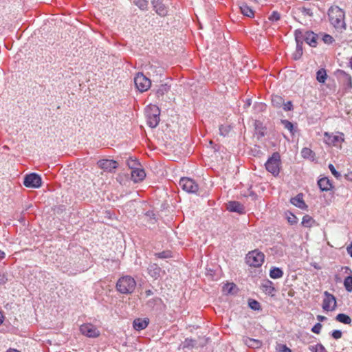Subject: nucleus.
<instances>
[{
  "label": "nucleus",
  "mask_w": 352,
  "mask_h": 352,
  "mask_svg": "<svg viewBox=\"0 0 352 352\" xmlns=\"http://www.w3.org/2000/svg\"><path fill=\"white\" fill-rule=\"evenodd\" d=\"M344 141V135L341 132L336 133L324 132V142L329 146L341 147L342 143Z\"/></svg>",
  "instance_id": "5"
},
{
  "label": "nucleus",
  "mask_w": 352,
  "mask_h": 352,
  "mask_svg": "<svg viewBox=\"0 0 352 352\" xmlns=\"http://www.w3.org/2000/svg\"><path fill=\"white\" fill-rule=\"evenodd\" d=\"M133 3L141 10H146L148 8V1L146 0H133Z\"/></svg>",
  "instance_id": "33"
},
{
  "label": "nucleus",
  "mask_w": 352,
  "mask_h": 352,
  "mask_svg": "<svg viewBox=\"0 0 352 352\" xmlns=\"http://www.w3.org/2000/svg\"><path fill=\"white\" fill-rule=\"evenodd\" d=\"M351 180H352V175L351 176V178H350Z\"/></svg>",
  "instance_id": "62"
},
{
  "label": "nucleus",
  "mask_w": 352,
  "mask_h": 352,
  "mask_svg": "<svg viewBox=\"0 0 352 352\" xmlns=\"http://www.w3.org/2000/svg\"><path fill=\"white\" fill-rule=\"evenodd\" d=\"M4 320V316L2 314V312L0 311V325L3 323Z\"/></svg>",
  "instance_id": "53"
},
{
  "label": "nucleus",
  "mask_w": 352,
  "mask_h": 352,
  "mask_svg": "<svg viewBox=\"0 0 352 352\" xmlns=\"http://www.w3.org/2000/svg\"><path fill=\"white\" fill-rule=\"evenodd\" d=\"M280 156L276 152L266 162L265 168L273 175L277 176L280 173Z\"/></svg>",
  "instance_id": "4"
},
{
  "label": "nucleus",
  "mask_w": 352,
  "mask_h": 352,
  "mask_svg": "<svg viewBox=\"0 0 352 352\" xmlns=\"http://www.w3.org/2000/svg\"><path fill=\"white\" fill-rule=\"evenodd\" d=\"M344 285L346 291L352 292V276H347L344 279Z\"/></svg>",
  "instance_id": "37"
},
{
  "label": "nucleus",
  "mask_w": 352,
  "mask_h": 352,
  "mask_svg": "<svg viewBox=\"0 0 352 352\" xmlns=\"http://www.w3.org/2000/svg\"><path fill=\"white\" fill-rule=\"evenodd\" d=\"M301 155L304 158L313 159L314 157V153L309 148H303L301 151Z\"/></svg>",
  "instance_id": "32"
},
{
  "label": "nucleus",
  "mask_w": 352,
  "mask_h": 352,
  "mask_svg": "<svg viewBox=\"0 0 352 352\" xmlns=\"http://www.w3.org/2000/svg\"><path fill=\"white\" fill-rule=\"evenodd\" d=\"M290 201L294 206L300 209L304 210L307 208V206L303 200V195L301 193L298 194L295 197L292 198Z\"/></svg>",
  "instance_id": "21"
},
{
  "label": "nucleus",
  "mask_w": 352,
  "mask_h": 352,
  "mask_svg": "<svg viewBox=\"0 0 352 352\" xmlns=\"http://www.w3.org/2000/svg\"><path fill=\"white\" fill-rule=\"evenodd\" d=\"M239 8H240V10H241V13L244 16L250 17V18H252V17L254 16V12L247 4L242 3L240 6Z\"/></svg>",
  "instance_id": "25"
},
{
  "label": "nucleus",
  "mask_w": 352,
  "mask_h": 352,
  "mask_svg": "<svg viewBox=\"0 0 352 352\" xmlns=\"http://www.w3.org/2000/svg\"><path fill=\"white\" fill-rule=\"evenodd\" d=\"M322 329V324L320 323H316L311 329V331L318 334L320 333Z\"/></svg>",
  "instance_id": "47"
},
{
  "label": "nucleus",
  "mask_w": 352,
  "mask_h": 352,
  "mask_svg": "<svg viewBox=\"0 0 352 352\" xmlns=\"http://www.w3.org/2000/svg\"><path fill=\"white\" fill-rule=\"evenodd\" d=\"M249 306L253 310H259L261 308L260 303L255 300H252L250 301Z\"/></svg>",
  "instance_id": "40"
},
{
  "label": "nucleus",
  "mask_w": 352,
  "mask_h": 352,
  "mask_svg": "<svg viewBox=\"0 0 352 352\" xmlns=\"http://www.w3.org/2000/svg\"><path fill=\"white\" fill-rule=\"evenodd\" d=\"M283 98L279 96H272V103L274 107L279 108L283 106Z\"/></svg>",
  "instance_id": "31"
},
{
  "label": "nucleus",
  "mask_w": 352,
  "mask_h": 352,
  "mask_svg": "<svg viewBox=\"0 0 352 352\" xmlns=\"http://www.w3.org/2000/svg\"><path fill=\"white\" fill-rule=\"evenodd\" d=\"M349 63H350L351 67L352 69V58L350 59Z\"/></svg>",
  "instance_id": "60"
},
{
  "label": "nucleus",
  "mask_w": 352,
  "mask_h": 352,
  "mask_svg": "<svg viewBox=\"0 0 352 352\" xmlns=\"http://www.w3.org/2000/svg\"><path fill=\"white\" fill-rule=\"evenodd\" d=\"M336 300L335 296L327 291L324 292V298L322 301V309L324 311H330L336 309Z\"/></svg>",
  "instance_id": "12"
},
{
  "label": "nucleus",
  "mask_w": 352,
  "mask_h": 352,
  "mask_svg": "<svg viewBox=\"0 0 352 352\" xmlns=\"http://www.w3.org/2000/svg\"><path fill=\"white\" fill-rule=\"evenodd\" d=\"M287 221H288L291 225L296 224V223H297V222H298V218H297L294 214H293L292 213H290V214L287 217Z\"/></svg>",
  "instance_id": "41"
},
{
  "label": "nucleus",
  "mask_w": 352,
  "mask_h": 352,
  "mask_svg": "<svg viewBox=\"0 0 352 352\" xmlns=\"http://www.w3.org/2000/svg\"><path fill=\"white\" fill-rule=\"evenodd\" d=\"M243 342L248 347L252 348V349H258L262 346L261 341H260L258 340L250 338L248 337H245L243 338Z\"/></svg>",
  "instance_id": "24"
},
{
  "label": "nucleus",
  "mask_w": 352,
  "mask_h": 352,
  "mask_svg": "<svg viewBox=\"0 0 352 352\" xmlns=\"http://www.w3.org/2000/svg\"><path fill=\"white\" fill-rule=\"evenodd\" d=\"M327 78V72L324 68L319 69L316 72V80L320 83H324Z\"/></svg>",
  "instance_id": "29"
},
{
  "label": "nucleus",
  "mask_w": 352,
  "mask_h": 352,
  "mask_svg": "<svg viewBox=\"0 0 352 352\" xmlns=\"http://www.w3.org/2000/svg\"><path fill=\"white\" fill-rule=\"evenodd\" d=\"M263 292L269 296H274L276 289L274 287L273 283L270 280H265L261 286Z\"/></svg>",
  "instance_id": "17"
},
{
  "label": "nucleus",
  "mask_w": 352,
  "mask_h": 352,
  "mask_svg": "<svg viewBox=\"0 0 352 352\" xmlns=\"http://www.w3.org/2000/svg\"><path fill=\"white\" fill-rule=\"evenodd\" d=\"M162 269L155 263L150 264L148 267V274L154 279L160 277Z\"/></svg>",
  "instance_id": "23"
},
{
  "label": "nucleus",
  "mask_w": 352,
  "mask_h": 352,
  "mask_svg": "<svg viewBox=\"0 0 352 352\" xmlns=\"http://www.w3.org/2000/svg\"><path fill=\"white\" fill-rule=\"evenodd\" d=\"M322 39L324 41V43H327V44H331L334 41L333 38L331 35H329V34H324L322 36Z\"/></svg>",
  "instance_id": "44"
},
{
  "label": "nucleus",
  "mask_w": 352,
  "mask_h": 352,
  "mask_svg": "<svg viewBox=\"0 0 352 352\" xmlns=\"http://www.w3.org/2000/svg\"><path fill=\"white\" fill-rule=\"evenodd\" d=\"M317 319H318V320L322 322V321L327 320V318L325 316L318 315L317 316Z\"/></svg>",
  "instance_id": "52"
},
{
  "label": "nucleus",
  "mask_w": 352,
  "mask_h": 352,
  "mask_svg": "<svg viewBox=\"0 0 352 352\" xmlns=\"http://www.w3.org/2000/svg\"><path fill=\"white\" fill-rule=\"evenodd\" d=\"M151 3L153 10L158 15L160 16H165L167 15L168 9V7L163 3L162 1L153 0Z\"/></svg>",
  "instance_id": "14"
},
{
  "label": "nucleus",
  "mask_w": 352,
  "mask_h": 352,
  "mask_svg": "<svg viewBox=\"0 0 352 352\" xmlns=\"http://www.w3.org/2000/svg\"><path fill=\"white\" fill-rule=\"evenodd\" d=\"M294 56V59H298L300 57V56H298V54L296 53V52H295Z\"/></svg>",
  "instance_id": "58"
},
{
  "label": "nucleus",
  "mask_w": 352,
  "mask_h": 352,
  "mask_svg": "<svg viewBox=\"0 0 352 352\" xmlns=\"http://www.w3.org/2000/svg\"><path fill=\"white\" fill-rule=\"evenodd\" d=\"M329 170H331V173L336 177V178H338L340 177V173L339 172H338L334 166L333 164H329Z\"/></svg>",
  "instance_id": "46"
},
{
  "label": "nucleus",
  "mask_w": 352,
  "mask_h": 352,
  "mask_svg": "<svg viewBox=\"0 0 352 352\" xmlns=\"http://www.w3.org/2000/svg\"><path fill=\"white\" fill-rule=\"evenodd\" d=\"M182 190L188 193H197L199 186L195 180L189 177H182L179 183Z\"/></svg>",
  "instance_id": "8"
},
{
  "label": "nucleus",
  "mask_w": 352,
  "mask_h": 352,
  "mask_svg": "<svg viewBox=\"0 0 352 352\" xmlns=\"http://www.w3.org/2000/svg\"><path fill=\"white\" fill-rule=\"evenodd\" d=\"M131 179L134 181V182L142 181L146 177V173L144 169L141 168L140 167L131 170Z\"/></svg>",
  "instance_id": "18"
},
{
  "label": "nucleus",
  "mask_w": 352,
  "mask_h": 352,
  "mask_svg": "<svg viewBox=\"0 0 352 352\" xmlns=\"http://www.w3.org/2000/svg\"><path fill=\"white\" fill-rule=\"evenodd\" d=\"M149 323L148 318H136L133 320V326L136 331H141L146 329Z\"/></svg>",
  "instance_id": "19"
},
{
  "label": "nucleus",
  "mask_w": 352,
  "mask_h": 352,
  "mask_svg": "<svg viewBox=\"0 0 352 352\" xmlns=\"http://www.w3.org/2000/svg\"><path fill=\"white\" fill-rule=\"evenodd\" d=\"M283 270L276 267H272L270 271V276L273 279H277L283 277Z\"/></svg>",
  "instance_id": "27"
},
{
  "label": "nucleus",
  "mask_w": 352,
  "mask_h": 352,
  "mask_svg": "<svg viewBox=\"0 0 352 352\" xmlns=\"http://www.w3.org/2000/svg\"><path fill=\"white\" fill-rule=\"evenodd\" d=\"M6 352H20V351L16 349H10Z\"/></svg>",
  "instance_id": "57"
},
{
  "label": "nucleus",
  "mask_w": 352,
  "mask_h": 352,
  "mask_svg": "<svg viewBox=\"0 0 352 352\" xmlns=\"http://www.w3.org/2000/svg\"><path fill=\"white\" fill-rule=\"evenodd\" d=\"M170 90V87L166 84H162L159 86L156 90V96L157 98L164 96V94H167Z\"/></svg>",
  "instance_id": "28"
},
{
  "label": "nucleus",
  "mask_w": 352,
  "mask_h": 352,
  "mask_svg": "<svg viewBox=\"0 0 352 352\" xmlns=\"http://www.w3.org/2000/svg\"><path fill=\"white\" fill-rule=\"evenodd\" d=\"M312 352H327L324 346L321 344H317L310 348Z\"/></svg>",
  "instance_id": "38"
},
{
  "label": "nucleus",
  "mask_w": 352,
  "mask_h": 352,
  "mask_svg": "<svg viewBox=\"0 0 352 352\" xmlns=\"http://www.w3.org/2000/svg\"><path fill=\"white\" fill-rule=\"evenodd\" d=\"M127 165L131 169V170L140 167V164L138 161L136 159L133 158H130L127 160Z\"/></svg>",
  "instance_id": "35"
},
{
  "label": "nucleus",
  "mask_w": 352,
  "mask_h": 352,
  "mask_svg": "<svg viewBox=\"0 0 352 352\" xmlns=\"http://www.w3.org/2000/svg\"><path fill=\"white\" fill-rule=\"evenodd\" d=\"M302 41H305L308 45L311 47H316L317 45V41L318 39V35L314 33L313 32L307 31L304 32L302 31Z\"/></svg>",
  "instance_id": "15"
},
{
  "label": "nucleus",
  "mask_w": 352,
  "mask_h": 352,
  "mask_svg": "<svg viewBox=\"0 0 352 352\" xmlns=\"http://www.w3.org/2000/svg\"><path fill=\"white\" fill-rule=\"evenodd\" d=\"M280 19V14L276 12V11H274L271 15L269 16V20L272 21H278L279 19Z\"/></svg>",
  "instance_id": "43"
},
{
  "label": "nucleus",
  "mask_w": 352,
  "mask_h": 352,
  "mask_svg": "<svg viewBox=\"0 0 352 352\" xmlns=\"http://www.w3.org/2000/svg\"><path fill=\"white\" fill-rule=\"evenodd\" d=\"M318 185L322 191H329L333 188L331 182L326 177L320 178L318 181Z\"/></svg>",
  "instance_id": "22"
},
{
  "label": "nucleus",
  "mask_w": 352,
  "mask_h": 352,
  "mask_svg": "<svg viewBox=\"0 0 352 352\" xmlns=\"http://www.w3.org/2000/svg\"><path fill=\"white\" fill-rule=\"evenodd\" d=\"M351 180H352V175L351 176V178H350Z\"/></svg>",
  "instance_id": "63"
},
{
  "label": "nucleus",
  "mask_w": 352,
  "mask_h": 352,
  "mask_svg": "<svg viewBox=\"0 0 352 352\" xmlns=\"http://www.w3.org/2000/svg\"><path fill=\"white\" fill-rule=\"evenodd\" d=\"M146 296H149L153 294V292L151 289L146 290L145 292Z\"/></svg>",
  "instance_id": "54"
},
{
  "label": "nucleus",
  "mask_w": 352,
  "mask_h": 352,
  "mask_svg": "<svg viewBox=\"0 0 352 352\" xmlns=\"http://www.w3.org/2000/svg\"><path fill=\"white\" fill-rule=\"evenodd\" d=\"M6 256V254L4 252L0 250V259L4 258Z\"/></svg>",
  "instance_id": "55"
},
{
  "label": "nucleus",
  "mask_w": 352,
  "mask_h": 352,
  "mask_svg": "<svg viewBox=\"0 0 352 352\" xmlns=\"http://www.w3.org/2000/svg\"><path fill=\"white\" fill-rule=\"evenodd\" d=\"M152 301H153V302H155V303H157V302H160V301H161V299H160V298H153V299L152 300Z\"/></svg>",
  "instance_id": "56"
},
{
  "label": "nucleus",
  "mask_w": 352,
  "mask_h": 352,
  "mask_svg": "<svg viewBox=\"0 0 352 352\" xmlns=\"http://www.w3.org/2000/svg\"><path fill=\"white\" fill-rule=\"evenodd\" d=\"M7 278L4 274H0V285H3L6 283Z\"/></svg>",
  "instance_id": "50"
},
{
  "label": "nucleus",
  "mask_w": 352,
  "mask_h": 352,
  "mask_svg": "<svg viewBox=\"0 0 352 352\" xmlns=\"http://www.w3.org/2000/svg\"><path fill=\"white\" fill-rule=\"evenodd\" d=\"M156 256L160 258H166L171 256L169 252H162L156 254Z\"/></svg>",
  "instance_id": "45"
},
{
  "label": "nucleus",
  "mask_w": 352,
  "mask_h": 352,
  "mask_svg": "<svg viewBox=\"0 0 352 352\" xmlns=\"http://www.w3.org/2000/svg\"><path fill=\"white\" fill-rule=\"evenodd\" d=\"M98 166L104 171L112 172L118 167V162L113 160L104 159L98 162Z\"/></svg>",
  "instance_id": "13"
},
{
  "label": "nucleus",
  "mask_w": 352,
  "mask_h": 352,
  "mask_svg": "<svg viewBox=\"0 0 352 352\" xmlns=\"http://www.w3.org/2000/svg\"><path fill=\"white\" fill-rule=\"evenodd\" d=\"M227 209L233 212L244 214L245 212L244 206L239 201H232L227 204Z\"/></svg>",
  "instance_id": "16"
},
{
  "label": "nucleus",
  "mask_w": 352,
  "mask_h": 352,
  "mask_svg": "<svg viewBox=\"0 0 352 352\" xmlns=\"http://www.w3.org/2000/svg\"><path fill=\"white\" fill-rule=\"evenodd\" d=\"M283 105L284 106L283 107L284 110L286 111H291L293 109V105H292V103L291 101H288L286 103L283 102Z\"/></svg>",
  "instance_id": "49"
},
{
  "label": "nucleus",
  "mask_w": 352,
  "mask_h": 352,
  "mask_svg": "<svg viewBox=\"0 0 352 352\" xmlns=\"http://www.w3.org/2000/svg\"><path fill=\"white\" fill-rule=\"evenodd\" d=\"M316 223L315 220L309 214H305L302 219L301 224L305 228H311Z\"/></svg>",
  "instance_id": "26"
},
{
  "label": "nucleus",
  "mask_w": 352,
  "mask_h": 352,
  "mask_svg": "<svg viewBox=\"0 0 352 352\" xmlns=\"http://www.w3.org/2000/svg\"><path fill=\"white\" fill-rule=\"evenodd\" d=\"M336 320L345 324H349L351 322V318L344 314H338L336 317Z\"/></svg>",
  "instance_id": "30"
},
{
  "label": "nucleus",
  "mask_w": 352,
  "mask_h": 352,
  "mask_svg": "<svg viewBox=\"0 0 352 352\" xmlns=\"http://www.w3.org/2000/svg\"><path fill=\"white\" fill-rule=\"evenodd\" d=\"M80 333L88 337V338H98L100 333V331L95 327L94 324L91 323H85L82 324L80 327Z\"/></svg>",
  "instance_id": "11"
},
{
  "label": "nucleus",
  "mask_w": 352,
  "mask_h": 352,
  "mask_svg": "<svg viewBox=\"0 0 352 352\" xmlns=\"http://www.w3.org/2000/svg\"><path fill=\"white\" fill-rule=\"evenodd\" d=\"M222 129H223V127H222V126H221V127L219 128V130H220V131H221V133L222 135H224V134L223 133V132H222Z\"/></svg>",
  "instance_id": "61"
},
{
  "label": "nucleus",
  "mask_w": 352,
  "mask_h": 352,
  "mask_svg": "<svg viewBox=\"0 0 352 352\" xmlns=\"http://www.w3.org/2000/svg\"><path fill=\"white\" fill-rule=\"evenodd\" d=\"M336 75L339 84L345 89H351L352 88V78L344 70L338 69Z\"/></svg>",
  "instance_id": "9"
},
{
  "label": "nucleus",
  "mask_w": 352,
  "mask_h": 352,
  "mask_svg": "<svg viewBox=\"0 0 352 352\" xmlns=\"http://www.w3.org/2000/svg\"><path fill=\"white\" fill-rule=\"evenodd\" d=\"M281 124L284 128L287 129L292 135L294 133L293 124L287 120H281Z\"/></svg>",
  "instance_id": "34"
},
{
  "label": "nucleus",
  "mask_w": 352,
  "mask_h": 352,
  "mask_svg": "<svg viewBox=\"0 0 352 352\" xmlns=\"http://www.w3.org/2000/svg\"><path fill=\"white\" fill-rule=\"evenodd\" d=\"M276 349L277 352H292V350L283 344H277Z\"/></svg>",
  "instance_id": "39"
},
{
  "label": "nucleus",
  "mask_w": 352,
  "mask_h": 352,
  "mask_svg": "<svg viewBox=\"0 0 352 352\" xmlns=\"http://www.w3.org/2000/svg\"><path fill=\"white\" fill-rule=\"evenodd\" d=\"M116 287L118 292L120 294H131L135 289L136 281L131 276H123L118 280Z\"/></svg>",
  "instance_id": "2"
},
{
  "label": "nucleus",
  "mask_w": 352,
  "mask_h": 352,
  "mask_svg": "<svg viewBox=\"0 0 352 352\" xmlns=\"http://www.w3.org/2000/svg\"><path fill=\"white\" fill-rule=\"evenodd\" d=\"M134 83L136 89L142 93L148 90L151 86V80L141 72L135 75Z\"/></svg>",
  "instance_id": "7"
},
{
  "label": "nucleus",
  "mask_w": 352,
  "mask_h": 352,
  "mask_svg": "<svg viewBox=\"0 0 352 352\" xmlns=\"http://www.w3.org/2000/svg\"><path fill=\"white\" fill-rule=\"evenodd\" d=\"M195 344V341L192 339H186L183 343L184 348L193 347Z\"/></svg>",
  "instance_id": "42"
},
{
  "label": "nucleus",
  "mask_w": 352,
  "mask_h": 352,
  "mask_svg": "<svg viewBox=\"0 0 352 352\" xmlns=\"http://www.w3.org/2000/svg\"><path fill=\"white\" fill-rule=\"evenodd\" d=\"M145 113L148 125L151 128L156 127L160 120V110L158 107L153 104L147 106Z\"/></svg>",
  "instance_id": "3"
},
{
  "label": "nucleus",
  "mask_w": 352,
  "mask_h": 352,
  "mask_svg": "<svg viewBox=\"0 0 352 352\" xmlns=\"http://www.w3.org/2000/svg\"><path fill=\"white\" fill-rule=\"evenodd\" d=\"M246 263L248 265L258 267H261L265 259V255L263 252L258 250L250 252L245 257Z\"/></svg>",
  "instance_id": "6"
},
{
  "label": "nucleus",
  "mask_w": 352,
  "mask_h": 352,
  "mask_svg": "<svg viewBox=\"0 0 352 352\" xmlns=\"http://www.w3.org/2000/svg\"><path fill=\"white\" fill-rule=\"evenodd\" d=\"M236 288L235 284L227 283L223 287V292L226 294H231L233 292L234 289Z\"/></svg>",
  "instance_id": "36"
},
{
  "label": "nucleus",
  "mask_w": 352,
  "mask_h": 352,
  "mask_svg": "<svg viewBox=\"0 0 352 352\" xmlns=\"http://www.w3.org/2000/svg\"><path fill=\"white\" fill-rule=\"evenodd\" d=\"M347 252L352 257V242L347 248Z\"/></svg>",
  "instance_id": "51"
},
{
  "label": "nucleus",
  "mask_w": 352,
  "mask_h": 352,
  "mask_svg": "<svg viewBox=\"0 0 352 352\" xmlns=\"http://www.w3.org/2000/svg\"><path fill=\"white\" fill-rule=\"evenodd\" d=\"M329 21L336 30L339 31L345 30L346 25L345 23V12L337 6H332L328 10Z\"/></svg>",
  "instance_id": "1"
},
{
  "label": "nucleus",
  "mask_w": 352,
  "mask_h": 352,
  "mask_svg": "<svg viewBox=\"0 0 352 352\" xmlns=\"http://www.w3.org/2000/svg\"><path fill=\"white\" fill-rule=\"evenodd\" d=\"M23 184L28 188H37L42 184V179L40 175L36 173H31L25 177Z\"/></svg>",
  "instance_id": "10"
},
{
  "label": "nucleus",
  "mask_w": 352,
  "mask_h": 352,
  "mask_svg": "<svg viewBox=\"0 0 352 352\" xmlns=\"http://www.w3.org/2000/svg\"><path fill=\"white\" fill-rule=\"evenodd\" d=\"M295 39L296 41V53L298 54V56H301L302 54V30H296L294 32Z\"/></svg>",
  "instance_id": "20"
},
{
  "label": "nucleus",
  "mask_w": 352,
  "mask_h": 352,
  "mask_svg": "<svg viewBox=\"0 0 352 352\" xmlns=\"http://www.w3.org/2000/svg\"><path fill=\"white\" fill-rule=\"evenodd\" d=\"M250 104H251V102H250V100L249 99V100H247L246 106L247 107H250Z\"/></svg>",
  "instance_id": "59"
},
{
  "label": "nucleus",
  "mask_w": 352,
  "mask_h": 352,
  "mask_svg": "<svg viewBox=\"0 0 352 352\" xmlns=\"http://www.w3.org/2000/svg\"><path fill=\"white\" fill-rule=\"evenodd\" d=\"M331 336L334 339L338 340L342 337V333L340 330H334L332 331Z\"/></svg>",
  "instance_id": "48"
}]
</instances>
